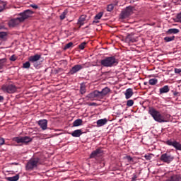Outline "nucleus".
I'll use <instances>...</instances> for the list:
<instances>
[{"label":"nucleus","instance_id":"dca6fc26","mask_svg":"<svg viewBox=\"0 0 181 181\" xmlns=\"http://www.w3.org/2000/svg\"><path fill=\"white\" fill-rule=\"evenodd\" d=\"M22 20L21 19V17H18L16 18L11 19L8 22V26L9 28H15V26H17V25H19V23H21Z\"/></svg>","mask_w":181,"mask_h":181},{"label":"nucleus","instance_id":"9b49d317","mask_svg":"<svg viewBox=\"0 0 181 181\" xmlns=\"http://www.w3.org/2000/svg\"><path fill=\"white\" fill-rule=\"evenodd\" d=\"M86 98L89 100L90 101H94L95 100H101V98L100 96V91L98 90H94L89 94L87 95Z\"/></svg>","mask_w":181,"mask_h":181},{"label":"nucleus","instance_id":"f8f14e48","mask_svg":"<svg viewBox=\"0 0 181 181\" xmlns=\"http://www.w3.org/2000/svg\"><path fill=\"white\" fill-rule=\"evenodd\" d=\"M104 151L102 148H97L96 150L93 151L90 156V159H97V158H100L102 155H103Z\"/></svg>","mask_w":181,"mask_h":181},{"label":"nucleus","instance_id":"a878e982","mask_svg":"<svg viewBox=\"0 0 181 181\" xmlns=\"http://www.w3.org/2000/svg\"><path fill=\"white\" fill-rule=\"evenodd\" d=\"M81 124H83V120L81 119H78L73 122V127H80Z\"/></svg>","mask_w":181,"mask_h":181},{"label":"nucleus","instance_id":"37998d69","mask_svg":"<svg viewBox=\"0 0 181 181\" xmlns=\"http://www.w3.org/2000/svg\"><path fill=\"white\" fill-rule=\"evenodd\" d=\"M174 71H175V74H180V73H181V69L175 68V69H174Z\"/></svg>","mask_w":181,"mask_h":181},{"label":"nucleus","instance_id":"c85d7f7f","mask_svg":"<svg viewBox=\"0 0 181 181\" xmlns=\"http://www.w3.org/2000/svg\"><path fill=\"white\" fill-rule=\"evenodd\" d=\"M148 84H150V86H156V84H158V79L156 78L149 79Z\"/></svg>","mask_w":181,"mask_h":181},{"label":"nucleus","instance_id":"ddd939ff","mask_svg":"<svg viewBox=\"0 0 181 181\" xmlns=\"http://www.w3.org/2000/svg\"><path fill=\"white\" fill-rule=\"evenodd\" d=\"M83 69H84V64H76L69 70V74L73 76L76 73H78L80 70H83Z\"/></svg>","mask_w":181,"mask_h":181},{"label":"nucleus","instance_id":"ea45409f","mask_svg":"<svg viewBox=\"0 0 181 181\" xmlns=\"http://www.w3.org/2000/svg\"><path fill=\"white\" fill-rule=\"evenodd\" d=\"M114 9V5L112 4H109L107 6V12H111V11H112Z\"/></svg>","mask_w":181,"mask_h":181},{"label":"nucleus","instance_id":"39448f33","mask_svg":"<svg viewBox=\"0 0 181 181\" xmlns=\"http://www.w3.org/2000/svg\"><path fill=\"white\" fill-rule=\"evenodd\" d=\"M1 90L4 93H8V94H13L16 93V86L13 84H6L1 86Z\"/></svg>","mask_w":181,"mask_h":181},{"label":"nucleus","instance_id":"58836bf2","mask_svg":"<svg viewBox=\"0 0 181 181\" xmlns=\"http://www.w3.org/2000/svg\"><path fill=\"white\" fill-rule=\"evenodd\" d=\"M71 46H73V42H70L64 46V50H67V49H70Z\"/></svg>","mask_w":181,"mask_h":181},{"label":"nucleus","instance_id":"5fc2aeb1","mask_svg":"<svg viewBox=\"0 0 181 181\" xmlns=\"http://www.w3.org/2000/svg\"><path fill=\"white\" fill-rule=\"evenodd\" d=\"M3 28V27H0V29H2Z\"/></svg>","mask_w":181,"mask_h":181},{"label":"nucleus","instance_id":"c9c22d12","mask_svg":"<svg viewBox=\"0 0 181 181\" xmlns=\"http://www.w3.org/2000/svg\"><path fill=\"white\" fill-rule=\"evenodd\" d=\"M66 15H67V11H64L59 16L60 19L63 21V19H65Z\"/></svg>","mask_w":181,"mask_h":181},{"label":"nucleus","instance_id":"e433bc0d","mask_svg":"<svg viewBox=\"0 0 181 181\" xmlns=\"http://www.w3.org/2000/svg\"><path fill=\"white\" fill-rule=\"evenodd\" d=\"M124 159H127V160L128 162H132V163H134V158L132 157H131V156H127L124 157Z\"/></svg>","mask_w":181,"mask_h":181},{"label":"nucleus","instance_id":"bb28decb","mask_svg":"<svg viewBox=\"0 0 181 181\" xmlns=\"http://www.w3.org/2000/svg\"><path fill=\"white\" fill-rule=\"evenodd\" d=\"M6 36H8V34L5 32H0V40H3L5 42L6 40Z\"/></svg>","mask_w":181,"mask_h":181},{"label":"nucleus","instance_id":"b1692460","mask_svg":"<svg viewBox=\"0 0 181 181\" xmlns=\"http://www.w3.org/2000/svg\"><path fill=\"white\" fill-rule=\"evenodd\" d=\"M6 58L0 59V70H2L6 66Z\"/></svg>","mask_w":181,"mask_h":181},{"label":"nucleus","instance_id":"1a4fd4ad","mask_svg":"<svg viewBox=\"0 0 181 181\" xmlns=\"http://www.w3.org/2000/svg\"><path fill=\"white\" fill-rule=\"evenodd\" d=\"M174 159L175 157H173V156L169 153H165L160 157V160H161V162H164V163L168 164L170 163V162H173Z\"/></svg>","mask_w":181,"mask_h":181},{"label":"nucleus","instance_id":"6ab92c4d","mask_svg":"<svg viewBox=\"0 0 181 181\" xmlns=\"http://www.w3.org/2000/svg\"><path fill=\"white\" fill-rule=\"evenodd\" d=\"M124 95H125V98L127 100H129V98H131V97H132V95H134V90H132V88H127L124 93Z\"/></svg>","mask_w":181,"mask_h":181},{"label":"nucleus","instance_id":"7ed1b4c3","mask_svg":"<svg viewBox=\"0 0 181 181\" xmlns=\"http://www.w3.org/2000/svg\"><path fill=\"white\" fill-rule=\"evenodd\" d=\"M40 161L39 158H30L25 165V170L28 171L33 170V169L37 168Z\"/></svg>","mask_w":181,"mask_h":181},{"label":"nucleus","instance_id":"9d476101","mask_svg":"<svg viewBox=\"0 0 181 181\" xmlns=\"http://www.w3.org/2000/svg\"><path fill=\"white\" fill-rule=\"evenodd\" d=\"M20 19H21V21L25 22L26 19H28V18H30L32 15H33V11L32 10L28 9L25 10L23 12L20 13L19 14Z\"/></svg>","mask_w":181,"mask_h":181},{"label":"nucleus","instance_id":"f3484780","mask_svg":"<svg viewBox=\"0 0 181 181\" xmlns=\"http://www.w3.org/2000/svg\"><path fill=\"white\" fill-rule=\"evenodd\" d=\"M38 125L42 129V131H46L47 129V119H43L38 121Z\"/></svg>","mask_w":181,"mask_h":181},{"label":"nucleus","instance_id":"f257e3e1","mask_svg":"<svg viewBox=\"0 0 181 181\" xmlns=\"http://www.w3.org/2000/svg\"><path fill=\"white\" fill-rule=\"evenodd\" d=\"M148 114L151 115L153 118L154 121L156 122H168L167 120L165 119V117H163L159 111L156 110L153 107H149L148 108Z\"/></svg>","mask_w":181,"mask_h":181},{"label":"nucleus","instance_id":"8fccbe9b","mask_svg":"<svg viewBox=\"0 0 181 181\" xmlns=\"http://www.w3.org/2000/svg\"><path fill=\"white\" fill-rule=\"evenodd\" d=\"M100 21L98 20H95L93 21V23H99Z\"/></svg>","mask_w":181,"mask_h":181},{"label":"nucleus","instance_id":"72a5a7b5","mask_svg":"<svg viewBox=\"0 0 181 181\" xmlns=\"http://www.w3.org/2000/svg\"><path fill=\"white\" fill-rule=\"evenodd\" d=\"M30 62H26L23 64V69H30Z\"/></svg>","mask_w":181,"mask_h":181},{"label":"nucleus","instance_id":"4c0bfd02","mask_svg":"<svg viewBox=\"0 0 181 181\" xmlns=\"http://www.w3.org/2000/svg\"><path fill=\"white\" fill-rule=\"evenodd\" d=\"M134 105V100H128L127 102V107H132Z\"/></svg>","mask_w":181,"mask_h":181},{"label":"nucleus","instance_id":"de8ad7c7","mask_svg":"<svg viewBox=\"0 0 181 181\" xmlns=\"http://www.w3.org/2000/svg\"><path fill=\"white\" fill-rule=\"evenodd\" d=\"M30 6L34 9H37V8H39V6H37L36 4H30Z\"/></svg>","mask_w":181,"mask_h":181},{"label":"nucleus","instance_id":"2eb2a0df","mask_svg":"<svg viewBox=\"0 0 181 181\" xmlns=\"http://www.w3.org/2000/svg\"><path fill=\"white\" fill-rule=\"evenodd\" d=\"M126 43H135L138 42V37L135 36L134 34H129L125 38Z\"/></svg>","mask_w":181,"mask_h":181},{"label":"nucleus","instance_id":"a18cd8bd","mask_svg":"<svg viewBox=\"0 0 181 181\" xmlns=\"http://www.w3.org/2000/svg\"><path fill=\"white\" fill-rule=\"evenodd\" d=\"M137 178H138V175H136V174L134 173L133 176L132 177V181H136Z\"/></svg>","mask_w":181,"mask_h":181},{"label":"nucleus","instance_id":"6e6552de","mask_svg":"<svg viewBox=\"0 0 181 181\" xmlns=\"http://www.w3.org/2000/svg\"><path fill=\"white\" fill-rule=\"evenodd\" d=\"M165 181H181V175L176 172L170 171Z\"/></svg>","mask_w":181,"mask_h":181},{"label":"nucleus","instance_id":"412c9836","mask_svg":"<svg viewBox=\"0 0 181 181\" xmlns=\"http://www.w3.org/2000/svg\"><path fill=\"white\" fill-rule=\"evenodd\" d=\"M71 135L74 136V138H79V136H81L83 135V132H81V129H76L74 131Z\"/></svg>","mask_w":181,"mask_h":181},{"label":"nucleus","instance_id":"49530a36","mask_svg":"<svg viewBox=\"0 0 181 181\" xmlns=\"http://www.w3.org/2000/svg\"><path fill=\"white\" fill-rule=\"evenodd\" d=\"M10 60H11V62H15V60H16V57H15V55H12L10 57Z\"/></svg>","mask_w":181,"mask_h":181},{"label":"nucleus","instance_id":"393cba45","mask_svg":"<svg viewBox=\"0 0 181 181\" xmlns=\"http://www.w3.org/2000/svg\"><path fill=\"white\" fill-rule=\"evenodd\" d=\"M84 22H86V16H81L78 21V25L83 26Z\"/></svg>","mask_w":181,"mask_h":181},{"label":"nucleus","instance_id":"4468645a","mask_svg":"<svg viewBox=\"0 0 181 181\" xmlns=\"http://www.w3.org/2000/svg\"><path fill=\"white\" fill-rule=\"evenodd\" d=\"M166 145L168 146H173L177 151H181V144L177 141H172V139L168 140L165 141Z\"/></svg>","mask_w":181,"mask_h":181},{"label":"nucleus","instance_id":"20e7f679","mask_svg":"<svg viewBox=\"0 0 181 181\" xmlns=\"http://www.w3.org/2000/svg\"><path fill=\"white\" fill-rule=\"evenodd\" d=\"M40 59H42V55L36 54L33 56L30 57L28 60L35 69H37L38 67H40V64H42V62L39 61L40 60Z\"/></svg>","mask_w":181,"mask_h":181},{"label":"nucleus","instance_id":"473e14b6","mask_svg":"<svg viewBox=\"0 0 181 181\" xmlns=\"http://www.w3.org/2000/svg\"><path fill=\"white\" fill-rule=\"evenodd\" d=\"M103 15H104V13L100 12L98 13L94 18L95 21L100 20V18H103Z\"/></svg>","mask_w":181,"mask_h":181},{"label":"nucleus","instance_id":"f704fd0d","mask_svg":"<svg viewBox=\"0 0 181 181\" xmlns=\"http://www.w3.org/2000/svg\"><path fill=\"white\" fill-rule=\"evenodd\" d=\"M153 155V154H151V153H147L144 156V158L146 160H151V159H152V156Z\"/></svg>","mask_w":181,"mask_h":181},{"label":"nucleus","instance_id":"cd10ccee","mask_svg":"<svg viewBox=\"0 0 181 181\" xmlns=\"http://www.w3.org/2000/svg\"><path fill=\"white\" fill-rule=\"evenodd\" d=\"M7 180H9V181H18V180H19V175H16L13 176V177H8L7 178Z\"/></svg>","mask_w":181,"mask_h":181},{"label":"nucleus","instance_id":"7c9ffc66","mask_svg":"<svg viewBox=\"0 0 181 181\" xmlns=\"http://www.w3.org/2000/svg\"><path fill=\"white\" fill-rule=\"evenodd\" d=\"M6 6V3L5 1H2L0 0V12H2L5 9V7Z\"/></svg>","mask_w":181,"mask_h":181},{"label":"nucleus","instance_id":"5701e85b","mask_svg":"<svg viewBox=\"0 0 181 181\" xmlns=\"http://www.w3.org/2000/svg\"><path fill=\"white\" fill-rule=\"evenodd\" d=\"M179 32H180V30H179V29H177V28H170L166 32V34L167 35H177V33H179Z\"/></svg>","mask_w":181,"mask_h":181},{"label":"nucleus","instance_id":"a19ab883","mask_svg":"<svg viewBox=\"0 0 181 181\" xmlns=\"http://www.w3.org/2000/svg\"><path fill=\"white\" fill-rule=\"evenodd\" d=\"M86 45H87V43L86 42H82L79 45V49H81V50H84V47H86Z\"/></svg>","mask_w":181,"mask_h":181},{"label":"nucleus","instance_id":"aec40b11","mask_svg":"<svg viewBox=\"0 0 181 181\" xmlns=\"http://www.w3.org/2000/svg\"><path fill=\"white\" fill-rule=\"evenodd\" d=\"M169 91H170V88H169V86L168 85H165L159 89L160 95L162 94H166L167 93H169Z\"/></svg>","mask_w":181,"mask_h":181},{"label":"nucleus","instance_id":"a211bd4d","mask_svg":"<svg viewBox=\"0 0 181 181\" xmlns=\"http://www.w3.org/2000/svg\"><path fill=\"white\" fill-rule=\"evenodd\" d=\"M110 91H111V89H110V88L108 87H105L103 89H102L101 91H99V95L100 97V100L104 98V97H105V95H107V94H108Z\"/></svg>","mask_w":181,"mask_h":181},{"label":"nucleus","instance_id":"423d86ee","mask_svg":"<svg viewBox=\"0 0 181 181\" xmlns=\"http://www.w3.org/2000/svg\"><path fill=\"white\" fill-rule=\"evenodd\" d=\"M13 141L14 142H16L17 144H28L29 142H32L33 139L32 138L25 136H16L13 139Z\"/></svg>","mask_w":181,"mask_h":181},{"label":"nucleus","instance_id":"c03bdc74","mask_svg":"<svg viewBox=\"0 0 181 181\" xmlns=\"http://www.w3.org/2000/svg\"><path fill=\"white\" fill-rule=\"evenodd\" d=\"M5 144V139L0 138V146H2V145Z\"/></svg>","mask_w":181,"mask_h":181},{"label":"nucleus","instance_id":"c756f323","mask_svg":"<svg viewBox=\"0 0 181 181\" xmlns=\"http://www.w3.org/2000/svg\"><path fill=\"white\" fill-rule=\"evenodd\" d=\"M86 85L83 84V83H81V86H80V93H81V94H86Z\"/></svg>","mask_w":181,"mask_h":181},{"label":"nucleus","instance_id":"f03ea898","mask_svg":"<svg viewBox=\"0 0 181 181\" xmlns=\"http://www.w3.org/2000/svg\"><path fill=\"white\" fill-rule=\"evenodd\" d=\"M103 67H114L118 64V59L115 57H107L100 61Z\"/></svg>","mask_w":181,"mask_h":181},{"label":"nucleus","instance_id":"2f4dec72","mask_svg":"<svg viewBox=\"0 0 181 181\" xmlns=\"http://www.w3.org/2000/svg\"><path fill=\"white\" fill-rule=\"evenodd\" d=\"M173 40H175V36L164 37V41L166 42H173Z\"/></svg>","mask_w":181,"mask_h":181},{"label":"nucleus","instance_id":"4be33fe9","mask_svg":"<svg viewBox=\"0 0 181 181\" xmlns=\"http://www.w3.org/2000/svg\"><path fill=\"white\" fill-rule=\"evenodd\" d=\"M107 122H108V120L107 119V118H104V119H98L96 122V124H97L98 127H103V125H105V124H107Z\"/></svg>","mask_w":181,"mask_h":181},{"label":"nucleus","instance_id":"864d4df0","mask_svg":"<svg viewBox=\"0 0 181 181\" xmlns=\"http://www.w3.org/2000/svg\"><path fill=\"white\" fill-rule=\"evenodd\" d=\"M95 103H92L91 105H94Z\"/></svg>","mask_w":181,"mask_h":181},{"label":"nucleus","instance_id":"0eeeda50","mask_svg":"<svg viewBox=\"0 0 181 181\" xmlns=\"http://www.w3.org/2000/svg\"><path fill=\"white\" fill-rule=\"evenodd\" d=\"M132 13H134V6H129L121 12L120 18L122 19H125L128 18V16H129L130 15H132Z\"/></svg>","mask_w":181,"mask_h":181},{"label":"nucleus","instance_id":"09e8293b","mask_svg":"<svg viewBox=\"0 0 181 181\" xmlns=\"http://www.w3.org/2000/svg\"><path fill=\"white\" fill-rule=\"evenodd\" d=\"M4 101V96L0 95V103H2Z\"/></svg>","mask_w":181,"mask_h":181},{"label":"nucleus","instance_id":"3c124183","mask_svg":"<svg viewBox=\"0 0 181 181\" xmlns=\"http://www.w3.org/2000/svg\"><path fill=\"white\" fill-rule=\"evenodd\" d=\"M13 165H18V163H13Z\"/></svg>","mask_w":181,"mask_h":181},{"label":"nucleus","instance_id":"603ef678","mask_svg":"<svg viewBox=\"0 0 181 181\" xmlns=\"http://www.w3.org/2000/svg\"><path fill=\"white\" fill-rule=\"evenodd\" d=\"M144 86H146L147 83H146V82H144Z\"/></svg>","mask_w":181,"mask_h":181},{"label":"nucleus","instance_id":"79ce46f5","mask_svg":"<svg viewBox=\"0 0 181 181\" xmlns=\"http://www.w3.org/2000/svg\"><path fill=\"white\" fill-rule=\"evenodd\" d=\"M177 22L181 23V12L176 16Z\"/></svg>","mask_w":181,"mask_h":181}]
</instances>
